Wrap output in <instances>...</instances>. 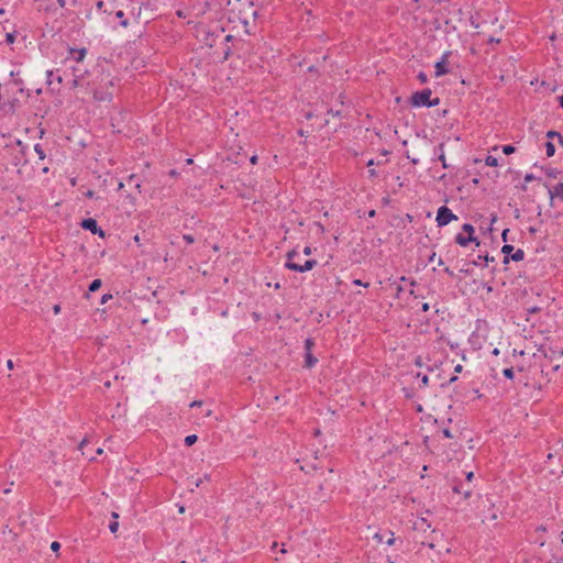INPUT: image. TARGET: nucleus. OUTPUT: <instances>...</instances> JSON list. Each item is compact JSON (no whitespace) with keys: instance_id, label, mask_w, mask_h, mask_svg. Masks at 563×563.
I'll return each mask as SVG.
<instances>
[{"instance_id":"38","label":"nucleus","mask_w":563,"mask_h":563,"mask_svg":"<svg viewBox=\"0 0 563 563\" xmlns=\"http://www.w3.org/2000/svg\"><path fill=\"white\" fill-rule=\"evenodd\" d=\"M7 42L8 43H13L14 42V35L11 34V33L7 34Z\"/></svg>"},{"instance_id":"31","label":"nucleus","mask_w":563,"mask_h":563,"mask_svg":"<svg viewBox=\"0 0 563 563\" xmlns=\"http://www.w3.org/2000/svg\"><path fill=\"white\" fill-rule=\"evenodd\" d=\"M547 174H548V176H549V177L555 178V177L558 176V170H556V169L551 168V169H549V170L547 172Z\"/></svg>"},{"instance_id":"42","label":"nucleus","mask_w":563,"mask_h":563,"mask_svg":"<svg viewBox=\"0 0 563 563\" xmlns=\"http://www.w3.org/2000/svg\"><path fill=\"white\" fill-rule=\"evenodd\" d=\"M96 7L98 10H102V8L104 7V2L102 0H100L97 2Z\"/></svg>"},{"instance_id":"13","label":"nucleus","mask_w":563,"mask_h":563,"mask_svg":"<svg viewBox=\"0 0 563 563\" xmlns=\"http://www.w3.org/2000/svg\"><path fill=\"white\" fill-rule=\"evenodd\" d=\"M439 161L442 163L443 168H448L445 155H444V146L443 144L439 145Z\"/></svg>"},{"instance_id":"16","label":"nucleus","mask_w":563,"mask_h":563,"mask_svg":"<svg viewBox=\"0 0 563 563\" xmlns=\"http://www.w3.org/2000/svg\"><path fill=\"white\" fill-rule=\"evenodd\" d=\"M101 284L102 283L100 279L92 280L91 284L89 285V291L90 292L97 291L101 287Z\"/></svg>"},{"instance_id":"59","label":"nucleus","mask_w":563,"mask_h":563,"mask_svg":"<svg viewBox=\"0 0 563 563\" xmlns=\"http://www.w3.org/2000/svg\"><path fill=\"white\" fill-rule=\"evenodd\" d=\"M368 173H369L371 177L376 176V170L375 169H369Z\"/></svg>"},{"instance_id":"34","label":"nucleus","mask_w":563,"mask_h":563,"mask_svg":"<svg viewBox=\"0 0 563 563\" xmlns=\"http://www.w3.org/2000/svg\"><path fill=\"white\" fill-rule=\"evenodd\" d=\"M374 539H375L378 543H382V542L384 541V537H383V534H380V533H378V532L374 534Z\"/></svg>"},{"instance_id":"27","label":"nucleus","mask_w":563,"mask_h":563,"mask_svg":"<svg viewBox=\"0 0 563 563\" xmlns=\"http://www.w3.org/2000/svg\"><path fill=\"white\" fill-rule=\"evenodd\" d=\"M418 79L422 82V84H426L428 81V76L424 74V73H419L418 74Z\"/></svg>"},{"instance_id":"17","label":"nucleus","mask_w":563,"mask_h":563,"mask_svg":"<svg viewBox=\"0 0 563 563\" xmlns=\"http://www.w3.org/2000/svg\"><path fill=\"white\" fill-rule=\"evenodd\" d=\"M545 152L549 157L553 156L555 153V146L552 142L545 143Z\"/></svg>"},{"instance_id":"21","label":"nucleus","mask_w":563,"mask_h":563,"mask_svg":"<svg viewBox=\"0 0 563 563\" xmlns=\"http://www.w3.org/2000/svg\"><path fill=\"white\" fill-rule=\"evenodd\" d=\"M34 151L36 152V154L38 155V158L40 159H44L45 158V153H44V150L42 148V146L40 144H35L34 145Z\"/></svg>"},{"instance_id":"26","label":"nucleus","mask_w":563,"mask_h":563,"mask_svg":"<svg viewBox=\"0 0 563 563\" xmlns=\"http://www.w3.org/2000/svg\"><path fill=\"white\" fill-rule=\"evenodd\" d=\"M119 529V522L118 521H112L110 525H109V530L112 532V533H115Z\"/></svg>"},{"instance_id":"60","label":"nucleus","mask_w":563,"mask_h":563,"mask_svg":"<svg viewBox=\"0 0 563 563\" xmlns=\"http://www.w3.org/2000/svg\"><path fill=\"white\" fill-rule=\"evenodd\" d=\"M482 260L483 257L482 256H478L477 261L474 262L475 265H479V263H482Z\"/></svg>"},{"instance_id":"20","label":"nucleus","mask_w":563,"mask_h":563,"mask_svg":"<svg viewBox=\"0 0 563 563\" xmlns=\"http://www.w3.org/2000/svg\"><path fill=\"white\" fill-rule=\"evenodd\" d=\"M197 439H198V438H197V435H196V434L187 435V437L185 438V444H186L187 446H190V445H192V444L197 441Z\"/></svg>"},{"instance_id":"12","label":"nucleus","mask_w":563,"mask_h":563,"mask_svg":"<svg viewBox=\"0 0 563 563\" xmlns=\"http://www.w3.org/2000/svg\"><path fill=\"white\" fill-rule=\"evenodd\" d=\"M77 71L78 69L77 68H74V79L71 81V87L73 88H77V87H84V81L82 79L80 78L79 75H77Z\"/></svg>"},{"instance_id":"7","label":"nucleus","mask_w":563,"mask_h":563,"mask_svg":"<svg viewBox=\"0 0 563 563\" xmlns=\"http://www.w3.org/2000/svg\"><path fill=\"white\" fill-rule=\"evenodd\" d=\"M455 242L461 246H466L470 242H476V245H479L475 236H464L461 233L455 236Z\"/></svg>"},{"instance_id":"55","label":"nucleus","mask_w":563,"mask_h":563,"mask_svg":"<svg viewBox=\"0 0 563 563\" xmlns=\"http://www.w3.org/2000/svg\"><path fill=\"white\" fill-rule=\"evenodd\" d=\"M353 283H354L355 285H363V286H365V287H366V286H368V284H363L360 279H355Z\"/></svg>"},{"instance_id":"32","label":"nucleus","mask_w":563,"mask_h":563,"mask_svg":"<svg viewBox=\"0 0 563 563\" xmlns=\"http://www.w3.org/2000/svg\"><path fill=\"white\" fill-rule=\"evenodd\" d=\"M184 240H185L187 243H189V244H191V243H194V242H195L194 236H192V235H190V234H185V235H184Z\"/></svg>"},{"instance_id":"58","label":"nucleus","mask_w":563,"mask_h":563,"mask_svg":"<svg viewBox=\"0 0 563 563\" xmlns=\"http://www.w3.org/2000/svg\"><path fill=\"white\" fill-rule=\"evenodd\" d=\"M250 161H251V163H252V164H256V162H257V156H256V155H253V156L251 157V159H250Z\"/></svg>"},{"instance_id":"63","label":"nucleus","mask_w":563,"mask_h":563,"mask_svg":"<svg viewBox=\"0 0 563 563\" xmlns=\"http://www.w3.org/2000/svg\"><path fill=\"white\" fill-rule=\"evenodd\" d=\"M560 106L563 108V95L559 97Z\"/></svg>"},{"instance_id":"18","label":"nucleus","mask_w":563,"mask_h":563,"mask_svg":"<svg viewBox=\"0 0 563 563\" xmlns=\"http://www.w3.org/2000/svg\"><path fill=\"white\" fill-rule=\"evenodd\" d=\"M486 165L495 167L498 166V158L495 156L488 155L485 159Z\"/></svg>"},{"instance_id":"35","label":"nucleus","mask_w":563,"mask_h":563,"mask_svg":"<svg viewBox=\"0 0 563 563\" xmlns=\"http://www.w3.org/2000/svg\"><path fill=\"white\" fill-rule=\"evenodd\" d=\"M532 180H534V176L532 174H527L525 176V181L530 183Z\"/></svg>"},{"instance_id":"33","label":"nucleus","mask_w":563,"mask_h":563,"mask_svg":"<svg viewBox=\"0 0 563 563\" xmlns=\"http://www.w3.org/2000/svg\"><path fill=\"white\" fill-rule=\"evenodd\" d=\"M389 533H390V538L386 541V543L388 545H393L395 543L396 539L394 537V532L389 531Z\"/></svg>"},{"instance_id":"25","label":"nucleus","mask_w":563,"mask_h":563,"mask_svg":"<svg viewBox=\"0 0 563 563\" xmlns=\"http://www.w3.org/2000/svg\"><path fill=\"white\" fill-rule=\"evenodd\" d=\"M503 374H504L505 377L511 379L514 377V369L511 367L505 368L503 371Z\"/></svg>"},{"instance_id":"43","label":"nucleus","mask_w":563,"mask_h":563,"mask_svg":"<svg viewBox=\"0 0 563 563\" xmlns=\"http://www.w3.org/2000/svg\"><path fill=\"white\" fill-rule=\"evenodd\" d=\"M442 432L445 438H452V434L449 429H444Z\"/></svg>"},{"instance_id":"37","label":"nucleus","mask_w":563,"mask_h":563,"mask_svg":"<svg viewBox=\"0 0 563 563\" xmlns=\"http://www.w3.org/2000/svg\"><path fill=\"white\" fill-rule=\"evenodd\" d=\"M556 134H560V133H559V132H555V131H549V132L547 133V136H548L549 139H552V137H556Z\"/></svg>"},{"instance_id":"11","label":"nucleus","mask_w":563,"mask_h":563,"mask_svg":"<svg viewBox=\"0 0 563 563\" xmlns=\"http://www.w3.org/2000/svg\"><path fill=\"white\" fill-rule=\"evenodd\" d=\"M115 18H117V19H119V21H120V25H121L122 27H124V29H125V27H128V26H129V24H130V23H129V20H128V19H125V16H124V12H123L122 10H119V11H117V12H115Z\"/></svg>"},{"instance_id":"36","label":"nucleus","mask_w":563,"mask_h":563,"mask_svg":"<svg viewBox=\"0 0 563 563\" xmlns=\"http://www.w3.org/2000/svg\"><path fill=\"white\" fill-rule=\"evenodd\" d=\"M539 310H540V309H539L538 307H536V306L530 307V308H528V309H527V311H528L529 313H536V312H538Z\"/></svg>"},{"instance_id":"29","label":"nucleus","mask_w":563,"mask_h":563,"mask_svg":"<svg viewBox=\"0 0 563 563\" xmlns=\"http://www.w3.org/2000/svg\"><path fill=\"white\" fill-rule=\"evenodd\" d=\"M418 377H420V378H421V383H422V385H423V386H427V385H428V383H429V377H428V375H420V374H418Z\"/></svg>"},{"instance_id":"9","label":"nucleus","mask_w":563,"mask_h":563,"mask_svg":"<svg viewBox=\"0 0 563 563\" xmlns=\"http://www.w3.org/2000/svg\"><path fill=\"white\" fill-rule=\"evenodd\" d=\"M93 97L98 101H109L112 98V92L95 90Z\"/></svg>"},{"instance_id":"53","label":"nucleus","mask_w":563,"mask_h":563,"mask_svg":"<svg viewBox=\"0 0 563 563\" xmlns=\"http://www.w3.org/2000/svg\"><path fill=\"white\" fill-rule=\"evenodd\" d=\"M212 415V410L211 409H207L205 412H203V416L205 417H210Z\"/></svg>"},{"instance_id":"14","label":"nucleus","mask_w":563,"mask_h":563,"mask_svg":"<svg viewBox=\"0 0 563 563\" xmlns=\"http://www.w3.org/2000/svg\"><path fill=\"white\" fill-rule=\"evenodd\" d=\"M525 257V252L521 249H518L514 254H511V260L515 262L522 261Z\"/></svg>"},{"instance_id":"5","label":"nucleus","mask_w":563,"mask_h":563,"mask_svg":"<svg viewBox=\"0 0 563 563\" xmlns=\"http://www.w3.org/2000/svg\"><path fill=\"white\" fill-rule=\"evenodd\" d=\"M449 52H445L442 57H441V60H439L437 64H435V76L437 77H440V76H443L445 74L449 73V68L446 66L448 64V57H449Z\"/></svg>"},{"instance_id":"22","label":"nucleus","mask_w":563,"mask_h":563,"mask_svg":"<svg viewBox=\"0 0 563 563\" xmlns=\"http://www.w3.org/2000/svg\"><path fill=\"white\" fill-rule=\"evenodd\" d=\"M462 229H463V231L468 233V236H474L473 234H474L475 230H474V227L472 224L465 223V224H463Z\"/></svg>"},{"instance_id":"57","label":"nucleus","mask_w":563,"mask_h":563,"mask_svg":"<svg viewBox=\"0 0 563 563\" xmlns=\"http://www.w3.org/2000/svg\"><path fill=\"white\" fill-rule=\"evenodd\" d=\"M556 137L559 140V143L563 145V136L561 134H556Z\"/></svg>"},{"instance_id":"45","label":"nucleus","mask_w":563,"mask_h":563,"mask_svg":"<svg viewBox=\"0 0 563 563\" xmlns=\"http://www.w3.org/2000/svg\"><path fill=\"white\" fill-rule=\"evenodd\" d=\"M303 254H305V255H310V254H311V247H310V246H306V247L303 249Z\"/></svg>"},{"instance_id":"44","label":"nucleus","mask_w":563,"mask_h":563,"mask_svg":"<svg viewBox=\"0 0 563 563\" xmlns=\"http://www.w3.org/2000/svg\"><path fill=\"white\" fill-rule=\"evenodd\" d=\"M46 75H47V82L51 85V84H52V81H51V79H49V78H52V76H53V70H47V71H46Z\"/></svg>"},{"instance_id":"39","label":"nucleus","mask_w":563,"mask_h":563,"mask_svg":"<svg viewBox=\"0 0 563 563\" xmlns=\"http://www.w3.org/2000/svg\"><path fill=\"white\" fill-rule=\"evenodd\" d=\"M88 444V441L86 439H84L80 444H79V450H84V448Z\"/></svg>"},{"instance_id":"54","label":"nucleus","mask_w":563,"mask_h":563,"mask_svg":"<svg viewBox=\"0 0 563 563\" xmlns=\"http://www.w3.org/2000/svg\"><path fill=\"white\" fill-rule=\"evenodd\" d=\"M111 516H112V518L114 519L113 521H118V518H119V514H118V512L113 511V512L111 514Z\"/></svg>"},{"instance_id":"50","label":"nucleus","mask_w":563,"mask_h":563,"mask_svg":"<svg viewBox=\"0 0 563 563\" xmlns=\"http://www.w3.org/2000/svg\"><path fill=\"white\" fill-rule=\"evenodd\" d=\"M202 483V479H196L194 483H191L195 487H199Z\"/></svg>"},{"instance_id":"49","label":"nucleus","mask_w":563,"mask_h":563,"mask_svg":"<svg viewBox=\"0 0 563 563\" xmlns=\"http://www.w3.org/2000/svg\"><path fill=\"white\" fill-rule=\"evenodd\" d=\"M202 483V479H196L194 483H191L195 487H199Z\"/></svg>"},{"instance_id":"1","label":"nucleus","mask_w":563,"mask_h":563,"mask_svg":"<svg viewBox=\"0 0 563 563\" xmlns=\"http://www.w3.org/2000/svg\"><path fill=\"white\" fill-rule=\"evenodd\" d=\"M298 252L296 250H291L287 253V261L285 263V267L299 273H305L311 271L316 265V260H307L303 264L295 263V258L298 257Z\"/></svg>"},{"instance_id":"62","label":"nucleus","mask_w":563,"mask_h":563,"mask_svg":"<svg viewBox=\"0 0 563 563\" xmlns=\"http://www.w3.org/2000/svg\"><path fill=\"white\" fill-rule=\"evenodd\" d=\"M433 261H435V253H432V255L429 258V262H433Z\"/></svg>"},{"instance_id":"52","label":"nucleus","mask_w":563,"mask_h":563,"mask_svg":"<svg viewBox=\"0 0 563 563\" xmlns=\"http://www.w3.org/2000/svg\"><path fill=\"white\" fill-rule=\"evenodd\" d=\"M462 368H463V367H462V365H461V364H457V365L455 366L454 371H455L456 373H461V372H462Z\"/></svg>"},{"instance_id":"19","label":"nucleus","mask_w":563,"mask_h":563,"mask_svg":"<svg viewBox=\"0 0 563 563\" xmlns=\"http://www.w3.org/2000/svg\"><path fill=\"white\" fill-rule=\"evenodd\" d=\"M453 490L457 494H463L464 498H468L472 494L470 489L462 490L459 486H454Z\"/></svg>"},{"instance_id":"4","label":"nucleus","mask_w":563,"mask_h":563,"mask_svg":"<svg viewBox=\"0 0 563 563\" xmlns=\"http://www.w3.org/2000/svg\"><path fill=\"white\" fill-rule=\"evenodd\" d=\"M81 227L86 230H89L93 234H98L99 236H104V232L98 227V223L95 219L88 218L81 222Z\"/></svg>"},{"instance_id":"51","label":"nucleus","mask_w":563,"mask_h":563,"mask_svg":"<svg viewBox=\"0 0 563 563\" xmlns=\"http://www.w3.org/2000/svg\"><path fill=\"white\" fill-rule=\"evenodd\" d=\"M57 3L60 8H64L66 5V0H57Z\"/></svg>"},{"instance_id":"24","label":"nucleus","mask_w":563,"mask_h":563,"mask_svg":"<svg viewBox=\"0 0 563 563\" xmlns=\"http://www.w3.org/2000/svg\"><path fill=\"white\" fill-rule=\"evenodd\" d=\"M515 151H516V148H515V146H512V145H505V146L503 147V152H504L506 155L512 154V153H515Z\"/></svg>"},{"instance_id":"41","label":"nucleus","mask_w":563,"mask_h":563,"mask_svg":"<svg viewBox=\"0 0 563 563\" xmlns=\"http://www.w3.org/2000/svg\"><path fill=\"white\" fill-rule=\"evenodd\" d=\"M508 232H509V229H505V230L503 231V233H501V238H503V240H504L505 242L507 241V234H508Z\"/></svg>"},{"instance_id":"56","label":"nucleus","mask_w":563,"mask_h":563,"mask_svg":"<svg viewBox=\"0 0 563 563\" xmlns=\"http://www.w3.org/2000/svg\"><path fill=\"white\" fill-rule=\"evenodd\" d=\"M429 309H430L429 303L426 302V303L422 305V310L423 311H428Z\"/></svg>"},{"instance_id":"8","label":"nucleus","mask_w":563,"mask_h":563,"mask_svg":"<svg viewBox=\"0 0 563 563\" xmlns=\"http://www.w3.org/2000/svg\"><path fill=\"white\" fill-rule=\"evenodd\" d=\"M69 53L70 55L73 56V59L76 60L77 63H80L84 60V58L86 57L87 55V49L86 48H79V49H76V48H70L69 49Z\"/></svg>"},{"instance_id":"64","label":"nucleus","mask_w":563,"mask_h":563,"mask_svg":"<svg viewBox=\"0 0 563 563\" xmlns=\"http://www.w3.org/2000/svg\"><path fill=\"white\" fill-rule=\"evenodd\" d=\"M445 272H446V274H449L450 276H452V275H453V272H452V271H450V268H449V267H446V268H445Z\"/></svg>"},{"instance_id":"61","label":"nucleus","mask_w":563,"mask_h":563,"mask_svg":"<svg viewBox=\"0 0 563 563\" xmlns=\"http://www.w3.org/2000/svg\"><path fill=\"white\" fill-rule=\"evenodd\" d=\"M483 260H485V262H489V261H494V257L489 258L488 255L484 256Z\"/></svg>"},{"instance_id":"2","label":"nucleus","mask_w":563,"mask_h":563,"mask_svg":"<svg viewBox=\"0 0 563 563\" xmlns=\"http://www.w3.org/2000/svg\"><path fill=\"white\" fill-rule=\"evenodd\" d=\"M431 95H432V91L430 89H423L421 91H417L415 93H412L411 96V104L413 107H427V108H431V107H435L439 104L440 100L439 98H435L433 100H431Z\"/></svg>"},{"instance_id":"3","label":"nucleus","mask_w":563,"mask_h":563,"mask_svg":"<svg viewBox=\"0 0 563 563\" xmlns=\"http://www.w3.org/2000/svg\"><path fill=\"white\" fill-rule=\"evenodd\" d=\"M457 220V217L445 206L438 209L435 221L439 227L448 225L451 221Z\"/></svg>"},{"instance_id":"40","label":"nucleus","mask_w":563,"mask_h":563,"mask_svg":"<svg viewBox=\"0 0 563 563\" xmlns=\"http://www.w3.org/2000/svg\"><path fill=\"white\" fill-rule=\"evenodd\" d=\"M7 367H8V369H13L14 364H13V361H12V360H8V361H7Z\"/></svg>"},{"instance_id":"6","label":"nucleus","mask_w":563,"mask_h":563,"mask_svg":"<svg viewBox=\"0 0 563 563\" xmlns=\"http://www.w3.org/2000/svg\"><path fill=\"white\" fill-rule=\"evenodd\" d=\"M549 195H550L551 202L553 201L554 198H559L560 200L563 201V183H560V184L553 186L552 188H550Z\"/></svg>"},{"instance_id":"48","label":"nucleus","mask_w":563,"mask_h":563,"mask_svg":"<svg viewBox=\"0 0 563 563\" xmlns=\"http://www.w3.org/2000/svg\"><path fill=\"white\" fill-rule=\"evenodd\" d=\"M53 311H54L55 314L59 313V311H60L59 305H55L54 308H53Z\"/></svg>"},{"instance_id":"10","label":"nucleus","mask_w":563,"mask_h":563,"mask_svg":"<svg viewBox=\"0 0 563 563\" xmlns=\"http://www.w3.org/2000/svg\"><path fill=\"white\" fill-rule=\"evenodd\" d=\"M306 367L311 368L318 363V358L312 355V351L306 352Z\"/></svg>"},{"instance_id":"30","label":"nucleus","mask_w":563,"mask_h":563,"mask_svg":"<svg viewBox=\"0 0 563 563\" xmlns=\"http://www.w3.org/2000/svg\"><path fill=\"white\" fill-rule=\"evenodd\" d=\"M112 298V295L111 294H104L102 297H101V303H106L108 302L110 299Z\"/></svg>"},{"instance_id":"15","label":"nucleus","mask_w":563,"mask_h":563,"mask_svg":"<svg viewBox=\"0 0 563 563\" xmlns=\"http://www.w3.org/2000/svg\"><path fill=\"white\" fill-rule=\"evenodd\" d=\"M510 251H514V246L509 244H505L501 249V252L505 254L504 263H508V254H510Z\"/></svg>"},{"instance_id":"23","label":"nucleus","mask_w":563,"mask_h":563,"mask_svg":"<svg viewBox=\"0 0 563 563\" xmlns=\"http://www.w3.org/2000/svg\"><path fill=\"white\" fill-rule=\"evenodd\" d=\"M314 346V341L311 338L305 340V350L306 352L311 351Z\"/></svg>"},{"instance_id":"47","label":"nucleus","mask_w":563,"mask_h":563,"mask_svg":"<svg viewBox=\"0 0 563 563\" xmlns=\"http://www.w3.org/2000/svg\"><path fill=\"white\" fill-rule=\"evenodd\" d=\"M473 477H474V473H473V472H468V473L466 474V479H467L468 482H471Z\"/></svg>"},{"instance_id":"46","label":"nucleus","mask_w":563,"mask_h":563,"mask_svg":"<svg viewBox=\"0 0 563 563\" xmlns=\"http://www.w3.org/2000/svg\"><path fill=\"white\" fill-rule=\"evenodd\" d=\"M202 401L200 400H195L190 404V407H196V406H201Z\"/></svg>"},{"instance_id":"28","label":"nucleus","mask_w":563,"mask_h":563,"mask_svg":"<svg viewBox=\"0 0 563 563\" xmlns=\"http://www.w3.org/2000/svg\"><path fill=\"white\" fill-rule=\"evenodd\" d=\"M51 549H52V551L57 552L60 549L59 542H57V541L52 542Z\"/></svg>"}]
</instances>
